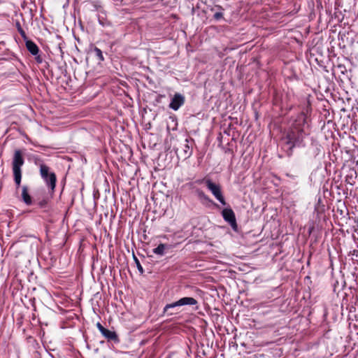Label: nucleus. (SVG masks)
Masks as SVG:
<instances>
[{
	"mask_svg": "<svg viewBox=\"0 0 358 358\" xmlns=\"http://www.w3.org/2000/svg\"><path fill=\"white\" fill-rule=\"evenodd\" d=\"M196 196L197 197L199 198V199L201 201H203V199L206 196V194L205 192L200 189H197L196 190Z\"/></svg>",
	"mask_w": 358,
	"mask_h": 358,
	"instance_id": "nucleus-16",
	"label": "nucleus"
},
{
	"mask_svg": "<svg viewBox=\"0 0 358 358\" xmlns=\"http://www.w3.org/2000/svg\"><path fill=\"white\" fill-rule=\"evenodd\" d=\"M15 27H16V28H17V31H19L20 30H22V27H21V24H20V22L19 21H17V22H15Z\"/></svg>",
	"mask_w": 358,
	"mask_h": 358,
	"instance_id": "nucleus-22",
	"label": "nucleus"
},
{
	"mask_svg": "<svg viewBox=\"0 0 358 358\" xmlns=\"http://www.w3.org/2000/svg\"><path fill=\"white\" fill-rule=\"evenodd\" d=\"M22 199L26 205L30 206L32 204V199L29 194L28 187L26 185L22 187Z\"/></svg>",
	"mask_w": 358,
	"mask_h": 358,
	"instance_id": "nucleus-11",
	"label": "nucleus"
},
{
	"mask_svg": "<svg viewBox=\"0 0 358 358\" xmlns=\"http://www.w3.org/2000/svg\"><path fill=\"white\" fill-rule=\"evenodd\" d=\"M182 151L183 157L185 159L189 157L192 155V149L189 147L187 139L185 140V143L183 145Z\"/></svg>",
	"mask_w": 358,
	"mask_h": 358,
	"instance_id": "nucleus-13",
	"label": "nucleus"
},
{
	"mask_svg": "<svg viewBox=\"0 0 358 358\" xmlns=\"http://www.w3.org/2000/svg\"><path fill=\"white\" fill-rule=\"evenodd\" d=\"M35 164L39 166L40 175L48 188L54 192L56 187L57 177L54 172L50 171V168L43 163V160L36 158Z\"/></svg>",
	"mask_w": 358,
	"mask_h": 358,
	"instance_id": "nucleus-3",
	"label": "nucleus"
},
{
	"mask_svg": "<svg viewBox=\"0 0 358 358\" xmlns=\"http://www.w3.org/2000/svg\"><path fill=\"white\" fill-rule=\"evenodd\" d=\"M185 96L180 94L176 93L171 100L169 108L173 110H178L185 103Z\"/></svg>",
	"mask_w": 358,
	"mask_h": 358,
	"instance_id": "nucleus-8",
	"label": "nucleus"
},
{
	"mask_svg": "<svg viewBox=\"0 0 358 358\" xmlns=\"http://www.w3.org/2000/svg\"><path fill=\"white\" fill-rule=\"evenodd\" d=\"M306 116L304 113H299L293 120L285 138L283 149L288 157L293 154L294 148H303L305 138L308 136L306 130Z\"/></svg>",
	"mask_w": 358,
	"mask_h": 358,
	"instance_id": "nucleus-1",
	"label": "nucleus"
},
{
	"mask_svg": "<svg viewBox=\"0 0 358 358\" xmlns=\"http://www.w3.org/2000/svg\"><path fill=\"white\" fill-rule=\"evenodd\" d=\"M197 182L201 183L204 182L207 188L211 192L213 196L216 198L219 202L225 206L227 204L224 197L222 195L221 191V187L218 184H215L212 182L210 179L203 178L202 180H198Z\"/></svg>",
	"mask_w": 358,
	"mask_h": 358,
	"instance_id": "nucleus-5",
	"label": "nucleus"
},
{
	"mask_svg": "<svg viewBox=\"0 0 358 358\" xmlns=\"http://www.w3.org/2000/svg\"><path fill=\"white\" fill-rule=\"evenodd\" d=\"M203 204L206 203H214L213 201L206 194V196L203 199V201H201Z\"/></svg>",
	"mask_w": 358,
	"mask_h": 358,
	"instance_id": "nucleus-19",
	"label": "nucleus"
},
{
	"mask_svg": "<svg viewBox=\"0 0 358 358\" xmlns=\"http://www.w3.org/2000/svg\"><path fill=\"white\" fill-rule=\"evenodd\" d=\"M168 248L166 244L160 243L157 248L153 249V252L157 255H164V250Z\"/></svg>",
	"mask_w": 358,
	"mask_h": 358,
	"instance_id": "nucleus-14",
	"label": "nucleus"
},
{
	"mask_svg": "<svg viewBox=\"0 0 358 358\" xmlns=\"http://www.w3.org/2000/svg\"><path fill=\"white\" fill-rule=\"evenodd\" d=\"M25 45L29 53L35 57L36 63L42 64L43 59L42 55L39 54L40 50L38 45L31 40L27 41L25 42Z\"/></svg>",
	"mask_w": 358,
	"mask_h": 358,
	"instance_id": "nucleus-7",
	"label": "nucleus"
},
{
	"mask_svg": "<svg viewBox=\"0 0 358 358\" xmlns=\"http://www.w3.org/2000/svg\"><path fill=\"white\" fill-rule=\"evenodd\" d=\"M197 303L198 301L193 297H183L175 302L166 304L163 308L162 313L164 316H173L179 313L178 311V307L195 306Z\"/></svg>",
	"mask_w": 358,
	"mask_h": 358,
	"instance_id": "nucleus-2",
	"label": "nucleus"
},
{
	"mask_svg": "<svg viewBox=\"0 0 358 358\" xmlns=\"http://www.w3.org/2000/svg\"><path fill=\"white\" fill-rule=\"evenodd\" d=\"M221 214L224 220L231 226L234 231L237 232L238 231V226L234 210L230 207L225 208L222 210Z\"/></svg>",
	"mask_w": 358,
	"mask_h": 358,
	"instance_id": "nucleus-6",
	"label": "nucleus"
},
{
	"mask_svg": "<svg viewBox=\"0 0 358 358\" xmlns=\"http://www.w3.org/2000/svg\"><path fill=\"white\" fill-rule=\"evenodd\" d=\"M309 151L313 157H316L320 152V145L315 141H313L309 148Z\"/></svg>",
	"mask_w": 358,
	"mask_h": 358,
	"instance_id": "nucleus-12",
	"label": "nucleus"
},
{
	"mask_svg": "<svg viewBox=\"0 0 358 358\" xmlns=\"http://www.w3.org/2000/svg\"><path fill=\"white\" fill-rule=\"evenodd\" d=\"M20 34V36H22V38H23V40L24 41V42H26L27 41H29V39L27 38V34L25 33V31H24V29H22V30H20L18 31Z\"/></svg>",
	"mask_w": 358,
	"mask_h": 358,
	"instance_id": "nucleus-20",
	"label": "nucleus"
},
{
	"mask_svg": "<svg viewBox=\"0 0 358 358\" xmlns=\"http://www.w3.org/2000/svg\"><path fill=\"white\" fill-rule=\"evenodd\" d=\"M99 23H100L101 24L103 25V23H102L101 20H99Z\"/></svg>",
	"mask_w": 358,
	"mask_h": 358,
	"instance_id": "nucleus-24",
	"label": "nucleus"
},
{
	"mask_svg": "<svg viewBox=\"0 0 358 358\" xmlns=\"http://www.w3.org/2000/svg\"><path fill=\"white\" fill-rule=\"evenodd\" d=\"M48 204V200L45 199H42L41 201L38 202V206L41 208H44L46 207Z\"/></svg>",
	"mask_w": 358,
	"mask_h": 358,
	"instance_id": "nucleus-18",
	"label": "nucleus"
},
{
	"mask_svg": "<svg viewBox=\"0 0 358 358\" xmlns=\"http://www.w3.org/2000/svg\"><path fill=\"white\" fill-rule=\"evenodd\" d=\"M96 327L97 329L99 330V331L101 333L103 329H105L104 327H103V325L100 323V322H97L96 323Z\"/></svg>",
	"mask_w": 358,
	"mask_h": 358,
	"instance_id": "nucleus-21",
	"label": "nucleus"
},
{
	"mask_svg": "<svg viewBox=\"0 0 358 358\" xmlns=\"http://www.w3.org/2000/svg\"><path fill=\"white\" fill-rule=\"evenodd\" d=\"M5 45V43L3 41L0 42V47L2 45Z\"/></svg>",
	"mask_w": 358,
	"mask_h": 358,
	"instance_id": "nucleus-23",
	"label": "nucleus"
},
{
	"mask_svg": "<svg viewBox=\"0 0 358 358\" xmlns=\"http://www.w3.org/2000/svg\"><path fill=\"white\" fill-rule=\"evenodd\" d=\"M92 52L94 53L95 57L97 59L99 62H103L104 60V57L103 55L102 51L97 47L94 48V49L92 50Z\"/></svg>",
	"mask_w": 358,
	"mask_h": 358,
	"instance_id": "nucleus-15",
	"label": "nucleus"
},
{
	"mask_svg": "<svg viewBox=\"0 0 358 358\" xmlns=\"http://www.w3.org/2000/svg\"><path fill=\"white\" fill-rule=\"evenodd\" d=\"M134 261H135V262L136 264V267H137L138 271L141 273H143L144 271H143V266H141L139 260L135 256H134Z\"/></svg>",
	"mask_w": 358,
	"mask_h": 358,
	"instance_id": "nucleus-17",
	"label": "nucleus"
},
{
	"mask_svg": "<svg viewBox=\"0 0 358 358\" xmlns=\"http://www.w3.org/2000/svg\"><path fill=\"white\" fill-rule=\"evenodd\" d=\"M24 163V159L23 157V153L20 150H15L13 162H12V169L14 177V181L16 185L17 188H19L21 183L22 179V166Z\"/></svg>",
	"mask_w": 358,
	"mask_h": 358,
	"instance_id": "nucleus-4",
	"label": "nucleus"
},
{
	"mask_svg": "<svg viewBox=\"0 0 358 358\" xmlns=\"http://www.w3.org/2000/svg\"><path fill=\"white\" fill-rule=\"evenodd\" d=\"M210 10L215 12L213 15V19L215 20L219 21L224 17V8L221 6L216 5L215 7L211 8Z\"/></svg>",
	"mask_w": 358,
	"mask_h": 358,
	"instance_id": "nucleus-10",
	"label": "nucleus"
},
{
	"mask_svg": "<svg viewBox=\"0 0 358 358\" xmlns=\"http://www.w3.org/2000/svg\"><path fill=\"white\" fill-rule=\"evenodd\" d=\"M101 334L108 341H113L114 343H119V341H120L117 334L114 331H110V330L105 328Z\"/></svg>",
	"mask_w": 358,
	"mask_h": 358,
	"instance_id": "nucleus-9",
	"label": "nucleus"
},
{
	"mask_svg": "<svg viewBox=\"0 0 358 358\" xmlns=\"http://www.w3.org/2000/svg\"><path fill=\"white\" fill-rule=\"evenodd\" d=\"M357 334H358V333H357Z\"/></svg>",
	"mask_w": 358,
	"mask_h": 358,
	"instance_id": "nucleus-25",
	"label": "nucleus"
}]
</instances>
